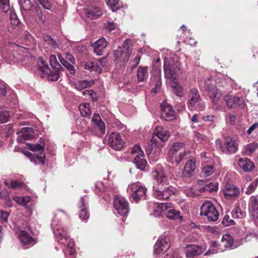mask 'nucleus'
<instances>
[{
	"mask_svg": "<svg viewBox=\"0 0 258 258\" xmlns=\"http://www.w3.org/2000/svg\"><path fill=\"white\" fill-rule=\"evenodd\" d=\"M204 251L202 246L196 244H187L185 247V253L186 258H194L201 254Z\"/></svg>",
	"mask_w": 258,
	"mask_h": 258,
	"instance_id": "a211bd4d",
	"label": "nucleus"
},
{
	"mask_svg": "<svg viewBox=\"0 0 258 258\" xmlns=\"http://www.w3.org/2000/svg\"><path fill=\"white\" fill-rule=\"evenodd\" d=\"M10 194V192L6 188H2V186L0 185V199L8 200L7 205L11 207L12 201L9 199Z\"/></svg>",
	"mask_w": 258,
	"mask_h": 258,
	"instance_id": "58836bf2",
	"label": "nucleus"
},
{
	"mask_svg": "<svg viewBox=\"0 0 258 258\" xmlns=\"http://www.w3.org/2000/svg\"><path fill=\"white\" fill-rule=\"evenodd\" d=\"M195 139L199 143H201L204 141V138L205 137L199 132H195Z\"/></svg>",
	"mask_w": 258,
	"mask_h": 258,
	"instance_id": "680f3d73",
	"label": "nucleus"
},
{
	"mask_svg": "<svg viewBox=\"0 0 258 258\" xmlns=\"http://www.w3.org/2000/svg\"><path fill=\"white\" fill-rule=\"evenodd\" d=\"M85 16L91 19H97L101 16L103 12L98 7L91 6L84 9Z\"/></svg>",
	"mask_w": 258,
	"mask_h": 258,
	"instance_id": "412c9836",
	"label": "nucleus"
},
{
	"mask_svg": "<svg viewBox=\"0 0 258 258\" xmlns=\"http://www.w3.org/2000/svg\"><path fill=\"white\" fill-rule=\"evenodd\" d=\"M222 242L225 248H230L233 244V238L230 235H226L222 238Z\"/></svg>",
	"mask_w": 258,
	"mask_h": 258,
	"instance_id": "79ce46f5",
	"label": "nucleus"
},
{
	"mask_svg": "<svg viewBox=\"0 0 258 258\" xmlns=\"http://www.w3.org/2000/svg\"><path fill=\"white\" fill-rule=\"evenodd\" d=\"M168 131L162 126H157L154 132L150 143L146 147V151L148 155L152 152H159L163 146V143L167 141L169 137Z\"/></svg>",
	"mask_w": 258,
	"mask_h": 258,
	"instance_id": "f03ea898",
	"label": "nucleus"
},
{
	"mask_svg": "<svg viewBox=\"0 0 258 258\" xmlns=\"http://www.w3.org/2000/svg\"><path fill=\"white\" fill-rule=\"evenodd\" d=\"M36 158L38 159L43 165L45 164V155L44 151L40 152L36 156Z\"/></svg>",
	"mask_w": 258,
	"mask_h": 258,
	"instance_id": "052dcab7",
	"label": "nucleus"
},
{
	"mask_svg": "<svg viewBox=\"0 0 258 258\" xmlns=\"http://www.w3.org/2000/svg\"><path fill=\"white\" fill-rule=\"evenodd\" d=\"M40 63V64H39L40 70L42 72L48 73V72L50 71L48 65L44 60L41 58Z\"/></svg>",
	"mask_w": 258,
	"mask_h": 258,
	"instance_id": "4d7b16f0",
	"label": "nucleus"
},
{
	"mask_svg": "<svg viewBox=\"0 0 258 258\" xmlns=\"http://www.w3.org/2000/svg\"><path fill=\"white\" fill-rule=\"evenodd\" d=\"M222 224L224 226H229L234 225L235 224V222L232 219H230V216L228 215H226L222 221Z\"/></svg>",
	"mask_w": 258,
	"mask_h": 258,
	"instance_id": "5fc2aeb1",
	"label": "nucleus"
},
{
	"mask_svg": "<svg viewBox=\"0 0 258 258\" xmlns=\"http://www.w3.org/2000/svg\"><path fill=\"white\" fill-rule=\"evenodd\" d=\"M62 71V70H54V71L51 72L48 75V79L52 81H56L58 80L60 73Z\"/></svg>",
	"mask_w": 258,
	"mask_h": 258,
	"instance_id": "8fccbe9b",
	"label": "nucleus"
},
{
	"mask_svg": "<svg viewBox=\"0 0 258 258\" xmlns=\"http://www.w3.org/2000/svg\"><path fill=\"white\" fill-rule=\"evenodd\" d=\"M94 84V81H79L75 84V86L76 89L81 91L87 87H91Z\"/></svg>",
	"mask_w": 258,
	"mask_h": 258,
	"instance_id": "72a5a7b5",
	"label": "nucleus"
},
{
	"mask_svg": "<svg viewBox=\"0 0 258 258\" xmlns=\"http://www.w3.org/2000/svg\"><path fill=\"white\" fill-rule=\"evenodd\" d=\"M256 128H258V122H255L251 125L247 131V134L250 135L252 132Z\"/></svg>",
	"mask_w": 258,
	"mask_h": 258,
	"instance_id": "774afa93",
	"label": "nucleus"
},
{
	"mask_svg": "<svg viewBox=\"0 0 258 258\" xmlns=\"http://www.w3.org/2000/svg\"><path fill=\"white\" fill-rule=\"evenodd\" d=\"M148 67H139L137 71V78L139 82H143L146 80L148 77Z\"/></svg>",
	"mask_w": 258,
	"mask_h": 258,
	"instance_id": "2f4dec72",
	"label": "nucleus"
},
{
	"mask_svg": "<svg viewBox=\"0 0 258 258\" xmlns=\"http://www.w3.org/2000/svg\"><path fill=\"white\" fill-rule=\"evenodd\" d=\"M102 58H100L99 60H96L94 61H88L86 64L85 68L86 70L90 71L91 72L94 71L99 74L102 72V62L101 60Z\"/></svg>",
	"mask_w": 258,
	"mask_h": 258,
	"instance_id": "393cba45",
	"label": "nucleus"
},
{
	"mask_svg": "<svg viewBox=\"0 0 258 258\" xmlns=\"http://www.w3.org/2000/svg\"><path fill=\"white\" fill-rule=\"evenodd\" d=\"M130 189L132 191L131 197L134 201L138 202L140 200H145L146 198L147 188L137 183H132Z\"/></svg>",
	"mask_w": 258,
	"mask_h": 258,
	"instance_id": "9d476101",
	"label": "nucleus"
},
{
	"mask_svg": "<svg viewBox=\"0 0 258 258\" xmlns=\"http://www.w3.org/2000/svg\"><path fill=\"white\" fill-rule=\"evenodd\" d=\"M92 121L94 123V126L98 128L101 133L104 134L105 132V125L104 122L102 120L99 114L94 113Z\"/></svg>",
	"mask_w": 258,
	"mask_h": 258,
	"instance_id": "c756f323",
	"label": "nucleus"
},
{
	"mask_svg": "<svg viewBox=\"0 0 258 258\" xmlns=\"http://www.w3.org/2000/svg\"><path fill=\"white\" fill-rule=\"evenodd\" d=\"M216 144L217 146L219 145L222 152L227 154L235 153L237 151L239 146L237 142L230 137L225 138L223 144L220 139L217 140Z\"/></svg>",
	"mask_w": 258,
	"mask_h": 258,
	"instance_id": "0eeeda50",
	"label": "nucleus"
},
{
	"mask_svg": "<svg viewBox=\"0 0 258 258\" xmlns=\"http://www.w3.org/2000/svg\"><path fill=\"white\" fill-rule=\"evenodd\" d=\"M49 62L51 67L54 70H63V68L59 63L57 60V58L55 55H51L49 57Z\"/></svg>",
	"mask_w": 258,
	"mask_h": 258,
	"instance_id": "4c0bfd02",
	"label": "nucleus"
},
{
	"mask_svg": "<svg viewBox=\"0 0 258 258\" xmlns=\"http://www.w3.org/2000/svg\"><path fill=\"white\" fill-rule=\"evenodd\" d=\"M171 87L174 89V92L176 96L179 97L183 96V88L178 84L177 81L172 82Z\"/></svg>",
	"mask_w": 258,
	"mask_h": 258,
	"instance_id": "37998d69",
	"label": "nucleus"
},
{
	"mask_svg": "<svg viewBox=\"0 0 258 258\" xmlns=\"http://www.w3.org/2000/svg\"><path fill=\"white\" fill-rule=\"evenodd\" d=\"M214 171V165H213L205 166L202 170V174L205 177L211 175Z\"/></svg>",
	"mask_w": 258,
	"mask_h": 258,
	"instance_id": "49530a36",
	"label": "nucleus"
},
{
	"mask_svg": "<svg viewBox=\"0 0 258 258\" xmlns=\"http://www.w3.org/2000/svg\"><path fill=\"white\" fill-rule=\"evenodd\" d=\"M224 100L227 107L231 109H242L245 105L244 99L241 96L227 95L224 97Z\"/></svg>",
	"mask_w": 258,
	"mask_h": 258,
	"instance_id": "9b49d317",
	"label": "nucleus"
},
{
	"mask_svg": "<svg viewBox=\"0 0 258 258\" xmlns=\"http://www.w3.org/2000/svg\"><path fill=\"white\" fill-rule=\"evenodd\" d=\"M218 183L217 182H209L206 184L204 187L202 188L201 191L204 192L205 190H207L212 192L218 190Z\"/></svg>",
	"mask_w": 258,
	"mask_h": 258,
	"instance_id": "a19ab883",
	"label": "nucleus"
},
{
	"mask_svg": "<svg viewBox=\"0 0 258 258\" xmlns=\"http://www.w3.org/2000/svg\"><path fill=\"white\" fill-rule=\"evenodd\" d=\"M257 144L256 143H251L245 147V152L248 155L252 154L257 148Z\"/></svg>",
	"mask_w": 258,
	"mask_h": 258,
	"instance_id": "603ef678",
	"label": "nucleus"
},
{
	"mask_svg": "<svg viewBox=\"0 0 258 258\" xmlns=\"http://www.w3.org/2000/svg\"><path fill=\"white\" fill-rule=\"evenodd\" d=\"M58 57L61 63L69 71L70 73L74 75L76 73V70L74 67L68 62L74 63L75 61L74 57L69 53L65 54V57H63L60 53H58Z\"/></svg>",
	"mask_w": 258,
	"mask_h": 258,
	"instance_id": "2eb2a0df",
	"label": "nucleus"
},
{
	"mask_svg": "<svg viewBox=\"0 0 258 258\" xmlns=\"http://www.w3.org/2000/svg\"><path fill=\"white\" fill-rule=\"evenodd\" d=\"M34 13V17L36 20H38L40 23L44 24L46 21V18L44 12H43L40 7L36 5L30 10Z\"/></svg>",
	"mask_w": 258,
	"mask_h": 258,
	"instance_id": "a878e982",
	"label": "nucleus"
},
{
	"mask_svg": "<svg viewBox=\"0 0 258 258\" xmlns=\"http://www.w3.org/2000/svg\"><path fill=\"white\" fill-rule=\"evenodd\" d=\"M200 215L207 217L209 222L216 221L219 216V214L213 204L209 201L204 202L201 207Z\"/></svg>",
	"mask_w": 258,
	"mask_h": 258,
	"instance_id": "423d86ee",
	"label": "nucleus"
},
{
	"mask_svg": "<svg viewBox=\"0 0 258 258\" xmlns=\"http://www.w3.org/2000/svg\"><path fill=\"white\" fill-rule=\"evenodd\" d=\"M27 145L29 150L33 152L36 151H44V149L42 148V146L38 144H31L30 143L27 144Z\"/></svg>",
	"mask_w": 258,
	"mask_h": 258,
	"instance_id": "864d4df0",
	"label": "nucleus"
},
{
	"mask_svg": "<svg viewBox=\"0 0 258 258\" xmlns=\"http://www.w3.org/2000/svg\"><path fill=\"white\" fill-rule=\"evenodd\" d=\"M118 4L119 1L118 0H114V2H112L109 6L110 7L112 11H115L119 8Z\"/></svg>",
	"mask_w": 258,
	"mask_h": 258,
	"instance_id": "e2e57ef3",
	"label": "nucleus"
},
{
	"mask_svg": "<svg viewBox=\"0 0 258 258\" xmlns=\"http://www.w3.org/2000/svg\"><path fill=\"white\" fill-rule=\"evenodd\" d=\"M127 40H125L123 48H119L113 51V55L115 59H120L123 62H127L131 54V51L129 49L125 44Z\"/></svg>",
	"mask_w": 258,
	"mask_h": 258,
	"instance_id": "dca6fc26",
	"label": "nucleus"
},
{
	"mask_svg": "<svg viewBox=\"0 0 258 258\" xmlns=\"http://www.w3.org/2000/svg\"><path fill=\"white\" fill-rule=\"evenodd\" d=\"M161 117L164 120L170 121L176 118L175 113L171 105L164 101L160 105Z\"/></svg>",
	"mask_w": 258,
	"mask_h": 258,
	"instance_id": "f8f14e48",
	"label": "nucleus"
},
{
	"mask_svg": "<svg viewBox=\"0 0 258 258\" xmlns=\"http://www.w3.org/2000/svg\"><path fill=\"white\" fill-rule=\"evenodd\" d=\"M171 203H162L159 206L161 213L166 215L168 219L177 220L181 222L183 217L180 215V212L173 209L170 206Z\"/></svg>",
	"mask_w": 258,
	"mask_h": 258,
	"instance_id": "6e6552de",
	"label": "nucleus"
},
{
	"mask_svg": "<svg viewBox=\"0 0 258 258\" xmlns=\"http://www.w3.org/2000/svg\"><path fill=\"white\" fill-rule=\"evenodd\" d=\"M43 38L44 42L53 48H55L57 47V43L55 40L52 38L49 35H44Z\"/></svg>",
	"mask_w": 258,
	"mask_h": 258,
	"instance_id": "a18cd8bd",
	"label": "nucleus"
},
{
	"mask_svg": "<svg viewBox=\"0 0 258 258\" xmlns=\"http://www.w3.org/2000/svg\"><path fill=\"white\" fill-rule=\"evenodd\" d=\"M232 216L234 218H243L246 216L245 212L242 211L239 207L234 208L232 211Z\"/></svg>",
	"mask_w": 258,
	"mask_h": 258,
	"instance_id": "c03bdc74",
	"label": "nucleus"
},
{
	"mask_svg": "<svg viewBox=\"0 0 258 258\" xmlns=\"http://www.w3.org/2000/svg\"><path fill=\"white\" fill-rule=\"evenodd\" d=\"M196 160L190 159L187 161L181 173L182 176L185 178H189L194 175L196 169Z\"/></svg>",
	"mask_w": 258,
	"mask_h": 258,
	"instance_id": "6ab92c4d",
	"label": "nucleus"
},
{
	"mask_svg": "<svg viewBox=\"0 0 258 258\" xmlns=\"http://www.w3.org/2000/svg\"><path fill=\"white\" fill-rule=\"evenodd\" d=\"M89 103H84L79 106V110L82 116L84 117L89 116L91 113V109Z\"/></svg>",
	"mask_w": 258,
	"mask_h": 258,
	"instance_id": "c9c22d12",
	"label": "nucleus"
},
{
	"mask_svg": "<svg viewBox=\"0 0 258 258\" xmlns=\"http://www.w3.org/2000/svg\"><path fill=\"white\" fill-rule=\"evenodd\" d=\"M10 116V112L7 110L0 112V123H5L9 121Z\"/></svg>",
	"mask_w": 258,
	"mask_h": 258,
	"instance_id": "de8ad7c7",
	"label": "nucleus"
},
{
	"mask_svg": "<svg viewBox=\"0 0 258 258\" xmlns=\"http://www.w3.org/2000/svg\"><path fill=\"white\" fill-rule=\"evenodd\" d=\"M108 45V42L103 37L96 41L91 44V46L94 48V52L98 55H102Z\"/></svg>",
	"mask_w": 258,
	"mask_h": 258,
	"instance_id": "4be33fe9",
	"label": "nucleus"
},
{
	"mask_svg": "<svg viewBox=\"0 0 258 258\" xmlns=\"http://www.w3.org/2000/svg\"><path fill=\"white\" fill-rule=\"evenodd\" d=\"M10 17L11 23L13 27L17 29L21 27L22 26V23L19 20L17 15L15 12L11 11Z\"/></svg>",
	"mask_w": 258,
	"mask_h": 258,
	"instance_id": "f704fd0d",
	"label": "nucleus"
},
{
	"mask_svg": "<svg viewBox=\"0 0 258 258\" xmlns=\"http://www.w3.org/2000/svg\"><path fill=\"white\" fill-rule=\"evenodd\" d=\"M204 88L212 103L217 105L222 94L221 91L216 86V81L213 78L206 79Z\"/></svg>",
	"mask_w": 258,
	"mask_h": 258,
	"instance_id": "20e7f679",
	"label": "nucleus"
},
{
	"mask_svg": "<svg viewBox=\"0 0 258 258\" xmlns=\"http://www.w3.org/2000/svg\"><path fill=\"white\" fill-rule=\"evenodd\" d=\"M104 27L108 29L109 31L114 30L116 27L115 24L113 22H107L104 24Z\"/></svg>",
	"mask_w": 258,
	"mask_h": 258,
	"instance_id": "0e129e2a",
	"label": "nucleus"
},
{
	"mask_svg": "<svg viewBox=\"0 0 258 258\" xmlns=\"http://www.w3.org/2000/svg\"><path fill=\"white\" fill-rule=\"evenodd\" d=\"M258 185V178L255 179V180L251 183L250 185L247 187L245 193L246 195H250L252 193L256 188Z\"/></svg>",
	"mask_w": 258,
	"mask_h": 258,
	"instance_id": "09e8293b",
	"label": "nucleus"
},
{
	"mask_svg": "<svg viewBox=\"0 0 258 258\" xmlns=\"http://www.w3.org/2000/svg\"><path fill=\"white\" fill-rule=\"evenodd\" d=\"M170 246L168 239L166 238H159L154 245V252L161 254L165 252Z\"/></svg>",
	"mask_w": 258,
	"mask_h": 258,
	"instance_id": "aec40b11",
	"label": "nucleus"
},
{
	"mask_svg": "<svg viewBox=\"0 0 258 258\" xmlns=\"http://www.w3.org/2000/svg\"><path fill=\"white\" fill-rule=\"evenodd\" d=\"M54 234L56 237V238L57 239V241L59 242L64 243V241H66L67 238L66 236L64 235V234H62V233L60 232L59 230H57V231L54 232Z\"/></svg>",
	"mask_w": 258,
	"mask_h": 258,
	"instance_id": "13d9d810",
	"label": "nucleus"
},
{
	"mask_svg": "<svg viewBox=\"0 0 258 258\" xmlns=\"http://www.w3.org/2000/svg\"><path fill=\"white\" fill-rule=\"evenodd\" d=\"M83 95L84 96H89L90 98L93 100H97V94L94 92L92 90H85L83 92Z\"/></svg>",
	"mask_w": 258,
	"mask_h": 258,
	"instance_id": "6e6d98bb",
	"label": "nucleus"
},
{
	"mask_svg": "<svg viewBox=\"0 0 258 258\" xmlns=\"http://www.w3.org/2000/svg\"><path fill=\"white\" fill-rule=\"evenodd\" d=\"M0 7L4 12L7 13L10 10V0H0Z\"/></svg>",
	"mask_w": 258,
	"mask_h": 258,
	"instance_id": "3c124183",
	"label": "nucleus"
},
{
	"mask_svg": "<svg viewBox=\"0 0 258 258\" xmlns=\"http://www.w3.org/2000/svg\"><path fill=\"white\" fill-rule=\"evenodd\" d=\"M19 4L22 13L23 11H28L32 8V2L31 0H18Z\"/></svg>",
	"mask_w": 258,
	"mask_h": 258,
	"instance_id": "e433bc0d",
	"label": "nucleus"
},
{
	"mask_svg": "<svg viewBox=\"0 0 258 258\" xmlns=\"http://www.w3.org/2000/svg\"><path fill=\"white\" fill-rule=\"evenodd\" d=\"M134 162L138 169L142 171L145 170L147 161L144 158V154L137 155L134 159Z\"/></svg>",
	"mask_w": 258,
	"mask_h": 258,
	"instance_id": "7c9ffc66",
	"label": "nucleus"
},
{
	"mask_svg": "<svg viewBox=\"0 0 258 258\" xmlns=\"http://www.w3.org/2000/svg\"><path fill=\"white\" fill-rule=\"evenodd\" d=\"M114 207L121 216H126L130 211L129 203L125 198L116 195L114 200Z\"/></svg>",
	"mask_w": 258,
	"mask_h": 258,
	"instance_id": "1a4fd4ad",
	"label": "nucleus"
},
{
	"mask_svg": "<svg viewBox=\"0 0 258 258\" xmlns=\"http://www.w3.org/2000/svg\"><path fill=\"white\" fill-rule=\"evenodd\" d=\"M21 133L17 138V141L19 143H23L26 140H30L34 137L33 130L30 127L23 128Z\"/></svg>",
	"mask_w": 258,
	"mask_h": 258,
	"instance_id": "b1692460",
	"label": "nucleus"
},
{
	"mask_svg": "<svg viewBox=\"0 0 258 258\" xmlns=\"http://www.w3.org/2000/svg\"><path fill=\"white\" fill-rule=\"evenodd\" d=\"M248 210L255 225L258 227V198L251 196L248 200Z\"/></svg>",
	"mask_w": 258,
	"mask_h": 258,
	"instance_id": "ddd939ff",
	"label": "nucleus"
},
{
	"mask_svg": "<svg viewBox=\"0 0 258 258\" xmlns=\"http://www.w3.org/2000/svg\"><path fill=\"white\" fill-rule=\"evenodd\" d=\"M108 140L109 146L115 150H120L124 146V142L118 133L114 132L111 134Z\"/></svg>",
	"mask_w": 258,
	"mask_h": 258,
	"instance_id": "4468645a",
	"label": "nucleus"
},
{
	"mask_svg": "<svg viewBox=\"0 0 258 258\" xmlns=\"http://www.w3.org/2000/svg\"><path fill=\"white\" fill-rule=\"evenodd\" d=\"M139 153L138 155L144 154L143 152L141 151V148L139 146L136 145L132 149L131 153L132 154Z\"/></svg>",
	"mask_w": 258,
	"mask_h": 258,
	"instance_id": "69168bd1",
	"label": "nucleus"
},
{
	"mask_svg": "<svg viewBox=\"0 0 258 258\" xmlns=\"http://www.w3.org/2000/svg\"><path fill=\"white\" fill-rule=\"evenodd\" d=\"M80 209L79 212V217L81 219L87 220L90 216L89 213L87 210L88 205L85 203L84 198H81L79 205Z\"/></svg>",
	"mask_w": 258,
	"mask_h": 258,
	"instance_id": "c85d7f7f",
	"label": "nucleus"
},
{
	"mask_svg": "<svg viewBox=\"0 0 258 258\" xmlns=\"http://www.w3.org/2000/svg\"><path fill=\"white\" fill-rule=\"evenodd\" d=\"M9 216V213L4 211H1L0 220L1 222H5L7 223Z\"/></svg>",
	"mask_w": 258,
	"mask_h": 258,
	"instance_id": "bf43d9fd",
	"label": "nucleus"
},
{
	"mask_svg": "<svg viewBox=\"0 0 258 258\" xmlns=\"http://www.w3.org/2000/svg\"><path fill=\"white\" fill-rule=\"evenodd\" d=\"M151 85H154L155 87L151 90V92L157 93L161 86V81L160 77H154L151 82Z\"/></svg>",
	"mask_w": 258,
	"mask_h": 258,
	"instance_id": "ea45409f",
	"label": "nucleus"
},
{
	"mask_svg": "<svg viewBox=\"0 0 258 258\" xmlns=\"http://www.w3.org/2000/svg\"><path fill=\"white\" fill-rule=\"evenodd\" d=\"M239 188L233 184H227L225 186L224 195L226 199L233 200L236 199L239 195Z\"/></svg>",
	"mask_w": 258,
	"mask_h": 258,
	"instance_id": "f3484780",
	"label": "nucleus"
},
{
	"mask_svg": "<svg viewBox=\"0 0 258 258\" xmlns=\"http://www.w3.org/2000/svg\"><path fill=\"white\" fill-rule=\"evenodd\" d=\"M4 183L6 186L12 189L21 188L25 185L24 183L18 180H12L10 181L8 180H5Z\"/></svg>",
	"mask_w": 258,
	"mask_h": 258,
	"instance_id": "473e14b6",
	"label": "nucleus"
},
{
	"mask_svg": "<svg viewBox=\"0 0 258 258\" xmlns=\"http://www.w3.org/2000/svg\"><path fill=\"white\" fill-rule=\"evenodd\" d=\"M141 60V57L139 55H137L136 56V57L134 59L133 62V64L131 67V69L133 70L135 69L139 64L140 63Z\"/></svg>",
	"mask_w": 258,
	"mask_h": 258,
	"instance_id": "338daca9",
	"label": "nucleus"
},
{
	"mask_svg": "<svg viewBox=\"0 0 258 258\" xmlns=\"http://www.w3.org/2000/svg\"><path fill=\"white\" fill-rule=\"evenodd\" d=\"M238 163L239 167L245 172H250L254 168V164L246 158H241L238 159Z\"/></svg>",
	"mask_w": 258,
	"mask_h": 258,
	"instance_id": "bb28decb",
	"label": "nucleus"
},
{
	"mask_svg": "<svg viewBox=\"0 0 258 258\" xmlns=\"http://www.w3.org/2000/svg\"><path fill=\"white\" fill-rule=\"evenodd\" d=\"M21 242L25 245L32 246L35 243L34 239L27 232L21 231L19 234Z\"/></svg>",
	"mask_w": 258,
	"mask_h": 258,
	"instance_id": "cd10ccee",
	"label": "nucleus"
},
{
	"mask_svg": "<svg viewBox=\"0 0 258 258\" xmlns=\"http://www.w3.org/2000/svg\"><path fill=\"white\" fill-rule=\"evenodd\" d=\"M187 104L190 110L197 107L199 110H204L205 108L199 91L195 88L190 89L188 92Z\"/></svg>",
	"mask_w": 258,
	"mask_h": 258,
	"instance_id": "39448f33",
	"label": "nucleus"
},
{
	"mask_svg": "<svg viewBox=\"0 0 258 258\" xmlns=\"http://www.w3.org/2000/svg\"><path fill=\"white\" fill-rule=\"evenodd\" d=\"M164 70L166 78H168L172 82L177 81V73L179 71L178 68L173 67L170 64H164Z\"/></svg>",
	"mask_w": 258,
	"mask_h": 258,
	"instance_id": "5701e85b",
	"label": "nucleus"
},
{
	"mask_svg": "<svg viewBox=\"0 0 258 258\" xmlns=\"http://www.w3.org/2000/svg\"><path fill=\"white\" fill-rule=\"evenodd\" d=\"M187 153L185 150V144L181 142H175L169 149L167 155L168 160L172 163L175 162L178 165Z\"/></svg>",
	"mask_w": 258,
	"mask_h": 258,
	"instance_id": "7ed1b4c3",
	"label": "nucleus"
},
{
	"mask_svg": "<svg viewBox=\"0 0 258 258\" xmlns=\"http://www.w3.org/2000/svg\"><path fill=\"white\" fill-rule=\"evenodd\" d=\"M151 176L155 181L153 186L155 197L159 200H167L175 195L176 189L169 185L167 176L162 168L153 170Z\"/></svg>",
	"mask_w": 258,
	"mask_h": 258,
	"instance_id": "f257e3e1",
	"label": "nucleus"
}]
</instances>
